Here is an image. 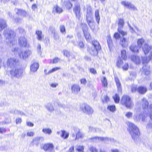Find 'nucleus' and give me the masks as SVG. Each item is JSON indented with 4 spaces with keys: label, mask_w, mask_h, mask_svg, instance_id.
I'll list each match as a JSON object with an SVG mask.
<instances>
[{
    "label": "nucleus",
    "mask_w": 152,
    "mask_h": 152,
    "mask_svg": "<svg viewBox=\"0 0 152 152\" xmlns=\"http://www.w3.org/2000/svg\"><path fill=\"white\" fill-rule=\"evenodd\" d=\"M18 42L20 46L23 47H26L28 44L26 39L24 36L21 37L19 38Z\"/></svg>",
    "instance_id": "12"
},
{
    "label": "nucleus",
    "mask_w": 152,
    "mask_h": 152,
    "mask_svg": "<svg viewBox=\"0 0 152 152\" xmlns=\"http://www.w3.org/2000/svg\"><path fill=\"white\" fill-rule=\"evenodd\" d=\"M4 34L6 38V41L7 44L10 46H12L15 42L14 39L15 36V33L12 30L8 29L4 31Z\"/></svg>",
    "instance_id": "1"
},
{
    "label": "nucleus",
    "mask_w": 152,
    "mask_h": 152,
    "mask_svg": "<svg viewBox=\"0 0 152 152\" xmlns=\"http://www.w3.org/2000/svg\"><path fill=\"white\" fill-rule=\"evenodd\" d=\"M118 31L119 33L121 34L123 37L126 35L127 34L126 32L123 31L121 29L119 28H118Z\"/></svg>",
    "instance_id": "46"
},
{
    "label": "nucleus",
    "mask_w": 152,
    "mask_h": 152,
    "mask_svg": "<svg viewBox=\"0 0 152 152\" xmlns=\"http://www.w3.org/2000/svg\"><path fill=\"white\" fill-rule=\"evenodd\" d=\"M69 136V133L64 130L61 131V136L64 139H66Z\"/></svg>",
    "instance_id": "28"
},
{
    "label": "nucleus",
    "mask_w": 152,
    "mask_h": 152,
    "mask_svg": "<svg viewBox=\"0 0 152 152\" xmlns=\"http://www.w3.org/2000/svg\"><path fill=\"white\" fill-rule=\"evenodd\" d=\"M42 131L45 134H48L49 135L52 132L51 129L48 128H43Z\"/></svg>",
    "instance_id": "35"
},
{
    "label": "nucleus",
    "mask_w": 152,
    "mask_h": 152,
    "mask_svg": "<svg viewBox=\"0 0 152 152\" xmlns=\"http://www.w3.org/2000/svg\"><path fill=\"white\" fill-rule=\"evenodd\" d=\"M121 4L124 6L129 9H131L134 10H137V8L133 4H132L130 2H128L126 1H122L121 2Z\"/></svg>",
    "instance_id": "10"
},
{
    "label": "nucleus",
    "mask_w": 152,
    "mask_h": 152,
    "mask_svg": "<svg viewBox=\"0 0 152 152\" xmlns=\"http://www.w3.org/2000/svg\"><path fill=\"white\" fill-rule=\"evenodd\" d=\"M62 11L63 10L58 5L54 6L52 10V12L54 13H61Z\"/></svg>",
    "instance_id": "19"
},
{
    "label": "nucleus",
    "mask_w": 152,
    "mask_h": 152,
    "mask_svg": "<svg viewBox=\"0 0 152 152\" xmlns=\"http://www.w3.org/2000/svg\"><path fill=\"white\" fill-rule=\"evenodd\" d=\"M124 21L122 19H119V22L118 23V28H119L120 29H121L124 26Z\"/></svg>",
    "instance_id": "39"
},
{
    "label": "nucleus",
    "mask_w": 152,
    "mask_h": 152,
    "mask_svg": "<svg viewBox=\"0 0 152 152\" xmlns=\"http://www.w3.org/2000/svg\"><path fill=\"white\" fill-rule=\"evenodd\" d=\"M26 134L28 136L32 137L34 135V133L31 131H29L27 132Z\"/></svg>",
    "instance_id": "52"
},
{
    "label": "nucleus",
    "mask_w": 152,
    "mask_h": 152,
    "mask_svg": "<svg viewBox=\"0 0 152 152\" xmlns=\"http://www.w3.org/2000/svg\"><path fill=\"white\" fill-rule=\"evenodd\" d=\"M89 150L91 152H98L96 148L93 146L90 147Z\"/></svg>",
    "instance_id": "53"
},
{
    "label": "nucleus",
    "mask_w": 152,
    "mask_h": 152,
    "mask_svg": "<svg viewBox=\"0 0 152 152\" xmlns=\"http://www.w3.org/2000/svg\"><path fill=\"white\" fill-rule=\"evenodd\" d=\"M15 113L16 114H18L22 115H25V114L23 112L18 110H15Z\"/></svg>",
    "instance_id": "49"
},
{
    "label": "nucleus",
    "mask_w": 152,
    "mask_h": 152,
    "mask_svg": "<svg viewBox=\"0 0 152 152\" xmlns=\"http://www.w3.org/2000/svg\"><path fill=\"white\" fill-rule=\"evenodd\" d=\"M39 68L38 63L34 62L30 66V70L31 72H35Z\"/></svg>",
    "instance_id": "18"
},
{
    "label": "nucleus",
    "mask_w": 152,
    "mask_h": 152,
    "mask_svg": "<svg viewBox=\"0 0 152 152\" xmlns=\"http://www.w3.org/2000/svg\"><path fill=\"white\" fill-rule=\"evenodd\" d=\"M37 50L39 53H41V46L40 44H38Z\"/></svg>",
    "instance_id": "59"
},
{
    "label": "nucleus",
    "mask_w": 152,
    "mask_h": 152,
    "mask_svg": "<svg viewBox=\"0 0 152 152\" xmlns=\"http://www.w3.org/2000/svg\"><path fill=\"white\" fill-rule=\"evenodd\" d=\"M97 129L93 128L92 127L89 126V132H96V130Z\"/></svg>",
    "instance_id": "56"
},
{
    "label": "nucleus",
    "mask_w": 152,
    "mask_h": 152,
    "mask_svg": "<svg viewBox=\"0 0 152 152\" xmlns=\"http://www.w3.org/2000/svg\"><path fill=\"white\" fill-rule=\"evenodd\" d=\"M53 37L55 39L57 40L59 39V36L58 34L54 32L53 33Z\"/></svg>",
    "instance_id": "58"
},
{
    "label": "nucleus",
    "mask_w": 152,
    "mask_h": 152,
    "mask_svg": "<svg viewBox=\"0 0 152 152\" xmlns=\"http://www.w3.org/2000/svg\"><path fill=\"white\" fill-rule=\"evenodd\" d=\"M128 39L127 38L121 37L120 38V44L123 47H126L128 45Z\"/></svg>",
    "instance_id": "14"
},
{
    "label": "nucleus",
    "mask_w": 152,
    "mask_h": 152,
    "mask_svg": "<svg viewBox=\"0 0 152 152\" xmlns=\"http://www.w3.org/2000/svg\"><path fill=\"white\" fill-rule=\"evenodd\" d=\"M113 98L115 103H118L119 102L120 98L118 94H116L115 96H113Z\"/></svg>",
    "instance_id": "42"
},
{
    "label": "nucleus",
    "mask_w": 152,
    "mask_h": 152,
    "mask_svg": "<svg viewBox=\"0 0 152 152\" xmlns=\"http://www.w3.org/2000/svg\"><path fill=\"white\" fill-rule=\"evenodd\" d=\"M115 81L118 88V91L120 93H121V82L117 77H115Z\"/></svg>",
    "instance_id": "20"
},
{
    "label": "nucleus",
    "mask_w": 152,
    "mask_h": 152,
    "mask_svg": "<svg viewBox=\"0 0 152 152\" xmlns=\"http://www.w3.org/2000/svg\"><path fill=\"white\" fill-rule=\"evenodd\" d=\"M86 18H92V13L90 10L87 11Z\"/></svg>",
    "instance_id": "55"
},
{
    "label": "nucleus",
    "mask_w": 152,
    "mask_h": 152,
    "mask_svg": "<svg viewBox=\"0 0 152 152\" xmlns=\"http://www.w3.org/2000/svg\"><path fill=\"white\" fill-rule=\"evenodd\" d=\"M123 63V61L120 58H119L117 61V66L118 67H121L122 65V64Z\"/></svg>",
    "instance_id": "44"
},
{
    "label": "nucleus",
    "mask_w": 152,
    "mask_h": 152,
    "mask_svg": "<svg viewBox=\"0 0 152 152\" xmlns=\"http://www.w3.org/2000/svg\"><path fill=\"white\" fill-rule=\"evenodd\" d=\"M121 57L123 59L126 60V59L127 57L125 50H123L121 51Z\"/></svg>",
    "instance_id": "37"
},
{
    "label": "nucleus",
    "mask_w": 152,
    "mask_h": 152,
    "mask_svg": "<svg viewBox=\"0 0 152 152\" xmlns=\"http://www.w3.org/2000/svg\"><path fill=\"white\" fill-rule=\"evenodd\" d=\"M54 146L53 144L47 143L44 145L43 149L46 151H51L53 149Z\"/></svg>",
    "instance_id": "16"
},
{
    "label": "nucleus",
    "mask_w": 152,
    "mask_h": 152,
    "mask_svg": "<svg viewBox=\"0 0 152 152\" xmlns=\"http://www.w3.org/2000/svg\"><path fill=\"white\" fill-rule=\"evenodd\" d=\"M23 70L21 69H13L10 71V75L12 78L15 77L19 78L22 75Z\"/></svg>",
    "instance_id": "6"
},
{
    "label": "nucleus",
    "mask_w": 152,
    "mask_h": 152,
    "mask_svg": "<svg viewBox=\"0 0 152 152\" xmlns=\"http://www.w3.org/2000/svg\"><path fill=\"white\" fill-rule=\"evenodd\" d=\"M60 30L61 32L64 34H65L66 33V29L65 26L63 25H61L59 27Z\"/></svg>",
    "instance_id": "40"
},
{
    "label": "nucleus",
    "mask_w": 152,
    "mask_h": 152,
    "mask_svg": "<svg viewBox=\"0 0 152 152\" xmlns=\"http://www.w3.org/2000/svg\"><path fill=\"white\" fill-rule=\"evenodd\" d=\"M137 88L136 85H133L131 87V91L132 92H135L136 91Z\"/></svg>",
    "instance_id": "54"
},
{
    "label": "nucleus",
    "mask_w": 152,
    "mask_h": 152,
    "mask_svg": "<svg viewBox=\"0 0 152 152\" xmlns=\"http://www.w3.org/2000/svg\"><path fill=\"white\" fill-rule=\"evenodd\" d=\"M133 115L132 113L131 112H127L125 114V116L128 118H132Z\"/></svg>",
    "instance_id": "47"
},
{
    "label": "nucleus",
    "mask_w": 152,
    "mask_h": 152,
    "mask_svg": "<svg viewBox=\"0 0 152 152\" xmlns=\"http://www.w3.org/2000/svg\"><path fill=\"white\" fill-rule=\"evenodd\" d=\"M131 60L135 64L138 65L140 64L141 60L139 56H130Z\"/></svg>",
    "instance_id": "17"
},
{
    "label": "nucleus",
    "mask_w": 152,
    "mask_h": 152,
    "mask_svg": "<svg viewBox=\"0 0 152 152\" xmlns=\"http://www.w3.org/2000/svg\"><path fill=\"white\" fill-rule=\"evenodd\" d=\"M58 85V84L57 83H52L50 84V87L53 88H56Z\"/></svg>",
    "instance_id": "57"
},
{
    "label": "nucleus",
    "mask_w": 152,
    "mask_h": 152,
    "mask_svg": "<svg viewBox=\"0 0 152 152\" xmlns=\"http://www.w3.org/2000/svg\"><path fill=\"white\" fill-rule=\"evenodd\" d=\"M92 43L93 46L91 48H88V50L91 55L94 56L97 54V50L100 49L101 47L97 41L94 40L92 41Z\"/></svg>",
    "instance_id": "5"
},
{
    "label": "nucleus",
    "mask_w": 152,
    "mask_h": 152,
    "mask_svg": "<svg viewBox=\"0 0 152 152\" xmlns=\"http://www.w3.org/2000/svg\"><path fill=\"white\" fill-rule=\"evenodd\" d=\"M137 90L139 93L142 94L145 93L147 90V88L145 87L142 86L138 87Z\"/></svg>",
    "instance_id": "25"
},
{
    "label": "nucleus",
    "mask_w": 152,
    "mask_h": 152,
    "mask_svg": "<svg viewBox=\"0 0 152 152\" xmlns=\"http://www.w3.org/2000/svg\"><path fill=\"white\" fill-rule=\"evenodd\" d=\"M140 48L138 46L134 45H132L130 47V50L134 53H138Z\"/></svg>",
    "instance_id": "22"
},
{
    "label": "nucleus",
    "mask_w": 152,
    "mask_h": 152,
    "mask_svg": "<svg viewBox=\"0 0 152 152\" xmlns=\"http://www.w3.org/2000/svg\"><path fill=\"white\" fill-rule=\"evenodd\" d=\"M142 106L143 109H145L148 107V103L145 99H143L142 100Z\"/></svg>",
    "instance_id": "36"
},
{
    "label": "nucleus",
    "mask_w": 152,
    "mask_h": 152,
    "mask_svg": "<svg viewBox=\"0 0 152 152\" xmlns=\"http://www.w3.org/2000/svg\"><path fill=\"white\" fill-rule=\"evenodd\" d=\"M18 62V60L14 58H10L8 59L7 65L8 66L12 67L14 66Z\"/></svg>",
    "instance_id": "11"
},
{
    "label": "nucleus",
    "mask_w": 152,
    "mask_h": 152,
    "mask_svg": "<svg viewBox=\"0 0 152 152\" xmlns=\"http://www.w3.org/2000/svg\"><path fill=\"white\" fill-rule=\"evenodd\" d=\"M80 108L83 113L86 114L91 115L93 113V109L89 106L86 104H81Z\"/></svg>",
    "instance_id": "8"
},
{
    "label": "nucleus",
    "mask_w": 152,
    "mask_h": 152,
    "mask_svg": "<svg viewBox=\"0 0 152 152\" xmlns=\"http://www.w3.org/2000/svg\"><path fill=\"white\" fill-rule=\"evenodd\" d=\"M107 109L112 112H114L115 110V106H109L107 107Z\"/></svg>",
    "instance_id": "45"
},
{
    "label": "nucleus",
    "mask_w": 152,
    "mask_h": 152,
    "mask_svg": "<svg viewBox=\"0 0 152 152\" xmlns=\"http://www.w3.org/2000/svg\"><path fill=\"white\" fill-rule=\"evenodd\" d=\"M90 72L93 74H96V70L95 69H94V68H91L90 69Z\"/></svg>",
    "instance_id": "62"
},
{
    "label": "nucleus",
    "mask_w": 152,
    "mask_h": 152,
    "mask_svg": "<svg viewBox=\"0 0 152 152\" xmlns=\"http://www.w3.org/2000/svg\"><path fill=\"white\" fill-rule=\"evenodd\" d=\"M80 8L79 5L76 6L74 9V11L75 13L76 16L78 19L80 17Z\"/></svg>",
    "instance_id": "23"
},
{
    "label": "nucleus",
    "mask_w": 152,
    "mask_h": 152,
    "mask_svg": "<svg viewBox=\"0 0 152 152\" xmlns=\"http://www.w3.org/2000/svg\"><path fill=\"white\" fill-rule=\"evenodd\" d=\"M84 36L87 40H89L90 38V34L88 32V31L85 32V33H83Z\"/></svg>",
    "instance_id": "48"
},
{
    "label": "nucleus",
    "mask_w": 152,
    "mask_h": 152,
    "mask_svg": "<svg viewBox=\"0 0 152 152\" xmlns=\"http://www.w3.org/2000/svg\"><path fill=\"white\" fill-rule=\"evenodd\" d=\"M101 81L102 83V85L103 86L105 87L107 86V80L105 77H102Z\"/></svg>",
    "instance_id": "33"
},
{
    "label": "nucleus",
    "mask_w": 152,
    "mask_h": 152,
    "mask_svg": "<svg viewBox=\"0 0 152 152\" xmlns=\"http://www.w3.org/2000/svg\"><path fill=\"white\" fill-rule=\"evenodd\" d=\"M128 126V130L134 140L137 137L140 135L139 129L133 123L130 122L127 123Z\"/></svg>",
    "instance_id": "2"
},
{
    "label": "nucleus",
    "mask_w": 152,
    "mask_h": 152,
    "mask_svg": "<svg viewBox=\"0 0 152 152\" xmlns=\"http://www.w3.org/2000/svg\"><path fill=\"white\" fill-rule=\"evenodd\" d=\"M7 25L5 21L3 19H0V31L2 30L4 28L6 27ZM1 35L0 34V38Z\"/></svg>",
    "instance_id": "24"
},
{
    "label": "nucleus",
    "mask_w": 152,
    "mask_h": 152,
    "mask_svg": "<svg viewBox=\"0 0 152 152\" xmlns=\"http://www.w3.org/2000/svg\"><path fill=\"white\" fill-rule=\"evenodd\" d=\"M86 20L89 25L90 26L91 23L93 22L92 18H86Z\"/></svg>",
    "instance_id": "51"
},
{
    "label": "nucleus",
    "mask_w": 152,
    "mask_h": 152,
    "mask_svg": "<svg viewBox=\"0 0 152 152\" xmlns=\"http://www.w3.org/2000/svg\"><path fill=\"white\" fill-rule=\"evenodd\" d=\"M80 82L81 84L85 85L87 83V81L85 79H82L80 80Z\"/></svg>",
    "instance_id": "60"
},
{
    "label": "nucleus",
    "mask_w": 152,
    "mask_h": 152,
    "mask_svg": "<svg viewBox=\"0 0 152 152\" xmlns=\"http://www.w3.org/2000/svg\"><path fill=\"white\" fill-rule=\"evenodd\" d=\"M45 107L49 111L52 112L54 110V108L53 105L50 103H48L45 105Z\"/></svg>",
    "instance_id": "26"
},
{
    "label": "nucleus",
    "mask_w": 152,
    "mask_h": 152,
    "mask_svg": "<svg viewBox=\"0 0 152 152\" xmlns=\"http://www.w3.org/2000/svg\"><path fill=\"white\" fill-rule=\"evenodd\" d=\"M68 152H74V146H72L70 148Z\"/></svg>",
    "instance_id": "64"
},
{
    "label": "nucleus",
    "mask_w": 152,
    "mask_h": 152,
    "mask_svg": "<svg viewBox=\"0 0 152 152\" xmlns=\"http://www.w3.org/2000/svg\"><path fill=\"white\" fill-rule=\"evenodd\" d=\"M42 137H35L34 138L33 140V142L34 143H37L39 140L41 139H42Z\"/></svg>",
    "instance_id": "50"
},
{
    "label": "nucleus",
    "mask_w": 152,
    "mask_h": 152,
    "mask_svg": "<svg viewBox=\"0 0 152 152\" xmlns=\"http://www.w3.org/2000/svg\"><path fill=\"white\" fill-rule=\"evenodd\" d=\"M95 16L97 23H99L100 20V16L99 15V11L96 10L95 12Z\"/></svg>",
    "instance_id": "30"
},
{
    "label": "nucleus",
    "mask_w": 152,
    "mask_h": 152,
    "mask_svg": "<svg viewBox=\"0 0 152 152\" xmlns=\"http://www.w3.org/2000/svg\"><path fill=\"white\" fill-rule=\"evenodd\" d=\"M152 57V56H149L148 57H142V63L145 66L143 67L141 71L143 73L146 75H149L150 73V71L149 70V66H146V65L150 61Z\"/></svg>",
    "instance_id": "3"
},
{
    "label": "nucleus",
    "mask_w": 152,
    "mask_h": 152,
    "mask_svg": "<svg viewBox=\"0 0 152 152\" xmlns=\"http://www.w3.org/2000/svg\"><path fill=\"white\" fill-rule=\"evenodd\" d=\"M64 54L67 57H68L70 56V53L67 50H65L64 51Z\"/></svg>",
    "instance_id": "63"
},
{
    "label": "nucleus",
    "mask_w": 152,
    "mask_h": 152,
    "mask_svg": "<svg viewBox=\"0 0 152 152\" xmlns=\"http://www.w3.org/2000/svg\"><path fill=\"white\" fill-rule=\"evenodd\" d=\"M144 40L142 38L138 39L137 41V46L140 48L144 44Z\"/></svg>",
    "instance_id": "34"
},
{
    "label": "nucleus",
    "mask_w": 152,
    "mask_h": 152,
    "mask_svg": "<svg viewBox=\"0 0 152 152\" xmlns=\"http://www.w3.org/2000/svg\"><path fill=\"white\" fill-rule=\"evenodd\" d=\"M107 42L109 48L112 45V41L111 38H110V36H107Z\"/></svg>",
    "instance_id": "41"
},
{
    "label": "nucleus",
    "mask_w": 152,
    "mask_h": 152,
    "mask_svg": "<svg viewBox=\"0 0 152 152\" xmlns=\"http://www.w3.org/2000/svg\"><path fill=\"white\" fill-rule=\"evenodd\" d=\"M91 141L94 142H98L101 141H104L107 139L106 137H95L90 139Z\"/></svg>",
    "instance_id": "21"
},
{
    "label": "nucleus",
    "mask_w": 152,
    "mask_h": 152,
    "mask_svg": "<svg viewBox=\"0 0 152 152\" xmlns=\"http://www.w3.org/2000/svg\"><path fill=\"white\" fill-rule=\"evenodd\" d=\"M121 103L128 108H130L132 107V103L131 99L127 95H124L123 96L121 100Z\"/></svg>",
    "instance_id": "7"
},
{
    "label": "nucleus",
    "mask_w": 152,
    "mask_h": 152,
    "mask_svg": "<svg viewBox=\"0 0 152 152\" xmlns=\"http://www.w3.org/2000/svg\"><path fill=\"white\" fill-rule=\"evenodd\" d=\"M75 131L76 133L75 138V140H76L77 139L82 138L84 137L85 136L84 134L81 132L79 129H76Z\"/></svg>",
    "instance_id": "15"
},
{
    "label": "nucleus",
    "mask_w": 152,
    "mask_h": 152,
    "mask_svg": "<svg viewBox=\"0 0 152 152\" xmlns=\"http://www.w3.org/2000/svg\"><path fill=\"white\" fill-rule=\"evenodd\" d=\"M15 53L18 52V55L20 58L25 59L27 58L32 53L29 50H26L24 51H21L18 48H15L12 50Z\"/></svg>",
    "instance_id": "4"
},
{
    "label": "nucleus",
    "mask_w": 152,
    "mask_h": 152,
    "mask_svg": "<svg viewBox=\"0 0 152 152\" xmlns=\"http://www.w3.org/2000/svg\"><path fill=\"white\" fill-rule=\"evenodd\" d=\"M81 27L82 28L83 33H85V32L88 31V27L86 24L83 23H81Z\"/></svg>",
    "instance_id": "38"
},
{
    "label": "nucleus",
    "mask_w": 152,
    "mask_h": 152,
    "mask_svg": "<svg viewBox=\"0 0 152 152\" xmlns=\"http://www.w3.org/2000/svg\"><path fill=\"white\" fill-rule=\"evenodd\" d=\"M16 11L17 14L23 16V17L25 16L27 14L25 11L17 9L16 10Z\"/></svg>",
    "instance_id": "27"
},
{
    "label": "nucleus",
    "mask_w": 152,
    "mask_h": 152,
    "mask_svg": "<svg viewBox=\"0 0 152 152\" xmlns=\"http://www.w3.org/2000/svg\"><path fill=\"white\" fill-rule=\"evenodd\" d=\"M80 87L78 85L74 84L72 86V92L74 94H77L80 92Z\"/></svg>",
    "instance_id": "13"
},
{
    "label": "nucleus",
    "mask_w": 152,
    "mask_h": 152,
    "mask_svg": "<svg viewBox=\"0 0 152 152\" xmlns=\"http://www.w3.org/2000/svg\"><path fill=\"white\" fill-rule=\"evenodd\" d=\"M142 116V114H138L137 113L134 114V117L133 119L134 121L138 122L141 119V116Z\"/></svg>",
    "instance_id": "29"
},
{
    "label": "nucleus",
    "mask_w": 152,
    "mask_h": 152,
    "mask_svg": "<svg viewBox=\"0 0 152 152\" xmlns=\"http://www.w3.org/2000/svg\"><path fill=\"white\" fill-rule=\"evenodd\" d=\"M76 149L78 152H84V146L83 145H77Z\"/></svg>",
    "instance_id": "32"
},
{
    "label": "nucleus",
    "mask_w": 152,
    "mask_h": 152,
    "mask_svg": "<svg viewBox=\"0 0 152 152\" xmlns=\"http://www.w3.org/2000/svg\"><path fill=\"white\" fill-rule=\"evenodd\" d=\"M146 128L148 129L152 128V123L151 122L148 123L146 126Z\"/></svg>",
    "instance_id": "61"
},
{
    "label": "nucleus",
    "mask_w": 152,
    "mask_h": 152,
    "mask_svg": "<svg viewBox=\"0 0 152 152\" xmlns=\"http://www.w3.org/2000/svg\"><path fill=\"white\" fill-rule=\"evenodd\" d=\"M36 34L37 35V39L39 40H41L42 38L43 37L42 32L41 31H37L36 32Z\"/></svg>",
    "instance_id": "31"
},
{
    "label": "nucleus",
    "mask_w": 152,
    "mask_h": 152,
    "mask_svg": "<svg viewBox=\"0 0 152 152\" xmlns=\"http://www.w3.org/2000/svg\"><path fill=\"white\" fill-rule=\"evenodd\" d=\"M142 50L145 54L149 53V56H152V48L147 44H145L142 48Z\"/></svg>",
    "instance_id": "9"
},
{
    "label": "nucleus",
    "mask_w": 152,
    "mask_h": 152,
    "mask_svg": "<svg viewBox=\"0 0 152 152\" xmlns=\"http://www.w3.org/2000/svg\"><path fill=\"white\" fill-rule=\"evenodd\" d=\"M60 59L58 58H55L53 60H51L50 61V64H56L58 62Z\"/></svg>",
    "instance_id": "43"
}]
</instances>
